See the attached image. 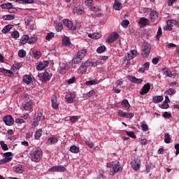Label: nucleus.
<instances>
[{
	"instance_id": "nucleus-1",
	"label": "nucleus",
	"mask_w": 179,
	"mask_h": 179,
	"mask_svg": "<svg viewBox=\"0 0 179 179\" xmlns=\"http://www.w3.org/2000/svg\"><path fill=\"white\" fill-rule=\"evenodd\" d=\"M34 101L32 99H27L22 104V108L24 110L29 111V113L34 110L33 105Z\"/></svg>"
},
{
	"instance_id": "nucleus-2",
	"label": "nucleus",
	"mask_w": 179,
	"mask_h": 179,
	"mask_svg": "<svg viewBox=\"0 0 179 179\" xmlns=\"http://www.w3.org/2000/svg\"><path fill=\"white\" fill-rule=\"evenodd\" d=\"M131 166L134 171H138L141 166V159L138 157H134V159H132L131 162Z\"/></svg>"
},
{
	"instance_id": "nucleus-3",
	"label": "nucleus",
	"mask_w": 179,
	"mask_h": 179,
	"mask_svg": "<svg viewBox=\"0 0 179 179\" xmlns=\"http://www.w3.org/2000/svg\"><path fill=\"white\" fill-rule=\"evenodd\" d=\"M38 78H39V80L41 82H48V80H50L52 74H49L48 72L44 71L43 73L38 74Z\"/></svg>"
},
{
	"instance_id": "nucleus-4",
	"label": "nucleus",
	"mask_w": 179,
	"mask_h": 179,
	"mask_svg": "<svg viewBox=\"0 0 179 179\" xmlns=\"http://www.w3.org/2000/svg\"><path fill=\"white\" fill-rule=\"evenodd\" d=\"M122 169H122V167L120 166V165L116 164L113 165V166L112 167V169H110V171L109 172V176H114L117 173L122 172Z\"/></svg>"
},
{
	"instance_id": "nucleus-5",
	"label": "nucleus",
	"mask_w": 179,
	"mask_h": 179,
	"mask_svg": "<svg viewBox=\"0 0 179 179\" xmlns=\"http://www.w3.org/2000/svg\"><path fill=\"white\" fill-rule=\"evenodd\" d=\"M119 38H120V34L116 31H113V32L110 33V34L108 36L107 42L109 44L113 43Z\"/></svg>"
},
{
	"instance_id": "nucleus-6",
	"label": "nucleus",
	"mask_w": 179,
	"mask_h": 179,
	"mask_svg": "<svg viewBox=\"0 0 179 179\" xmlns=\"http://www.w3.org/2000/svg\"><path fill=\"white\" fill-rule=\"evenodd\" d=\"M152 49V47L149 43H145L144 46H143L142 52L141 55L143 57H148L149 56V54H150V50Z\"/></svg>"
},
{
	"instance_id": "nucleus-7",
	"label": "nucleus",
	"mask_w": 179,
	"mask_h": 179,
	"mask_svg": "<svg viewBox=\"0 0 179 179\" xmlns=\"http://www.w3.org/2000/svg\"><path fill=\"white\" fill-rule=\"evenodd\" d=\"M66 171V169L64 166H53L52 167L50 168L48 171L50 173H55V172H65Z\"/></svg>"
},
{
	"instance_id": "nucleus-8",
	"label": "nucleus",
	"mask_w": 179,
	"mask_h": 179,
	"mask_svg": "<svg viewBox=\"0 0 179 179\" xmlns=\"http://www.w3.org/2000/svg\"><path fill=\"white\" fill-rule=\"evenodd\" d=\"M117 115L119 117H123V118H132L134 117V113L124 112L122 110H118Z\"/></svg>"
},
{
	"instance_id": "nucleus-9",
	"label": "nucleus",
	"mask_w": 179,
	"mask_h": 179,
	"mask_svg": "<svg viewBox=\"0 0 179 179\" xmlns=\"http://www.w3.org/2000/svg\"><path fill=\"white\" fill-rule=\"evenodd\" d=\"M30 155L31 157H41L43 156V151L41 148L34 149L31 151Z\"/></svg>"
},
{
	"instance_id": "nucleus-10",
	"label": "nucleus",
	"mask_w": 179,
	"mask_h": 179,
	"mask_svg": "<svg viewBox=\"0 0 179 179\" xmlns=\"http://www.w3.org/2000/svg\"><path fill=\"white\" fill-rule=\"evenodd\" d=\"M149 91H150V83H146L143 86L139 92V94L142 96H144L149 93Z\"/></svg>"
},
{
	"instance_id": "nucleus-11",
	"label": "nucleus",
	"mask_w": 179,
	"mask_h": 179,
	"mask_svg": "<svg viewBox=\"0 0 179 179\" xmlns=\"http://www.w3.org/2000/svg\"><path fill=\"white\" fill-rule=\"evenodd\" d=\"M3 122L7 126H12L14 124V119L10 115H8L3 117Z\"/></svg>"
},
{
	"instance_id": "nucleus-12",
	"label": "nucleus",
	"mask_w": 179,
	"mask_h": 179,
	"mask_svg": "<svg viewBox=\"0 0 179 179\" xmlns=\"http://www.w3.org/2000/svg\"><path fill=\"white\" fill-rule=\"evenodd\" d=\"M75 98H76L75 94L66 93L65 95L64 99L68 103H73Z\"/></svg>"
},
{
	"instance_id": "nucleus-13",
	"label": "nucleus",
	"mask_w": 179,
	"mask_h": 179,
	"mask_svg": "<svg viewBox=\"0 0 179 179\" xmlns=\"http://www.w3.org/2000/svg\"><path fill=\"white\" fill-rule=\"evenodd\" d=\"M49 64L50 62L48 61H43V62H41L36 65V70L42 71L45 68L48 67Z\"/></svg>"
},
{
	"instance_id": "nucleus-14",
	"label": "nucleus",
	"mask_w": 179,
	"mask_h": 179,
	"mask_svg": "<svg viewBox=\"0 0 179 179\" xmlns=\"http://www.w3.org/2000/svg\"><path fill=\"white\" fill-rule=\"evenodd\" d=\"M128 80H130L132 83H137L138 85H140L143 82V80L141 78H137L134 76H129L127 77Z\"/></svg>"
},
{
	"instance_id": "nucleus-15",
	"label": "nucleus",
	"mask_w": 179,
	"mask_h": 179,
	"mask_svg": "<svg viewBox=\"0 0 179 179\" xmlns=\"http://www.w3.org/2000/svg\"><path fill=\"white\" fill-rule=\"evenodd\" d=\"M85 12L84 8L83 6L79 5L78 6L76 7L73 10V13L76 14L77 15H81Z\"/></svg>"
},
{
	"instance_id": "nucleus-16",
	"label": "nucleus",
	"mask_w": 179,
	"mask_h": 179,
	"mask_svg": "<svg viewBox=\"0 0 179 179\" xmlns=\"http://www.w3.org/2000/svg\"><path fill=\"white\" fill-rule=\"evenodd\" d=\"M51 103H52V108L55 110L58 109L59 108V103L57 101V96H54L51 98Z\"/></svg>"
},
{
	"instance_id": "nucleus-17",
	"label": "nucleus",
	"mask_w": 179,
	"mask_h": 179,
	"mask_svg": "<svg viewBox=\"0 0 179 179\" xmlns=\"http://www.w3.org/2000/svg\"><path fill=\"white\" fill-rule=\"evenodd\" d=\"M159 13L156 10H152L150 13V17L152 22H156L158 19Z\"/></svg>"
},
{
	"instance_id": "nucleus-18",
	"label": "nucleus",
	"mask_w": 179,
	"mask_h": 179,
	"mask_svg": "<svg viewBox=\"0 0 179 179\" xmlns=\"http://www.w3.org/2000/svg\"><path fill=\"white\" fill-rule=\"evenodd\" d=\"M0 8L1 9L10 10V9H13V5L11 3H5L1 4Z\"/></svg>"
},
{
	"instance_id": "nucleus-19",
	"label": "nucleus",
	"mask_w": 179,
	"mask_h": 179,
	"mask_svg": "<svg viewBox=\"0 0 179 179\" xmlns=\"http://www.w3.org/2000/svg\"><path fill=\"white\" fill-rule=\"evenodd\" d=\"M43 112H38V114L36 115V117H35V120L38 121L40 122L41 120L43 121L45 120V116H43ZM42 117V119H41Z\"/></svg>"
},
{
	"instance_id": "nucleus-20",
	"label": "nucleus",
	"mask_w": 179,
	"mask_h": 179,
	"mask_svg": "<svg viewBox=\"0 0 179 179\" xmlns=\"http://www.w3.org/2000/svg\"><path fill=\"white\" fill-rule=\"evenodd\" d=\"M23 82H24V83H26L27 85H29V83H31V82H32V78H31V76L24 75L23 76Z\"/></svg>"
},
{
	"instance_id": "nucleus-21",
	"label": "nucleus",
	"mask_w": 179,
	"mask_h": 179,
	"mask_svg": "<svg viewBox=\"0 0 179 179\" xmlns=\"http://www.w3.org/2000/svg\"><path fill=\"white\" fill-rule=\"evenodd\" d=\"M149 20L146 17H141L138 21V24L145 27L148 24Z\"/></svg>"
},
{
	"instance_id": "nucleus-22",
	"label": "nucleus",
	"mask_w": 179,
	"mask_h": 179,
	"mask_svg": "<svg viewBox=\"0 0 179 179\" xmlns=\"http://www.w3.org/2000/svg\"><path fill=\"white\" fill-rule=\"evenodd\" d=\"M122 106L126 109L129 110L131 107V105L128 101V99H125L122 101Z\"/></svg>"
},
{
	"instance_id": "nucleus-23",
	"label": "nucleus",
	"mask_w": 179,
	"mask_h": 179,
	"mask_svg": "<svg viewBox=\"0 0 179 179\" xmlns=\"http://www.w3.org/2000/svg\"><path fill=\"white\" fill-rule=\"evenodd\" d=\"M164 99V97L163 96H155L153 98H152V101L155 103H160L163 101Z\"/></svg>"
},
{
	"instance_id": "nucleus-24",
	"label": "nucleus",
	"mask_w": 179,
	"mask_h": 179,
	"mask_svg": "<svg viewBox=\"0 0 179 179\" xmlns=\"http://www.w3.org/2000/svg\"><path fill=\"white\" fill-rule=\"evenodd\" d=\"M29 36L28 34H25L22 36V38L20 39V43L22 45H25L27 42L29 43Z\"/></svg>"
},
{
	"instance_id": "nucleus-25",
	"label": "nucleus",
	"mask_w": 179,
	"mask_h": 179,
	"mask_svg": "<svg viewBox=\"0 0 179 179\" xmlns=\"http://www.w3.org/2000/svg\"><path fill=\"white\" fill-rule=\"evenodd\" d=\"M42 134L43 130L41 129L36 130V131H35V134L34 135L35 140H39Z\"/></svg>"
},
{
	"instance_id": "nucleus-26",
	"label": "nucleus",
	"mask_w": 179,
	"mask_h": 179,
	"mask_svg": "<svg viewBox=\"0 0 179 179\" xmlns=\"http://www.w3.org/2000/svg\"><path fill=\"white\" fill-rule=\"evenodd\" d=\"M69 70V66L68 65H64L63 66L60 67L59 73L61 74H66Z\"/></svg>"
},
{
	"instance_id": "nucleus-27",
	"label": "nucleus",
	"mask_w": 179,
	"mask_h": 179,
	"mask_svg": "<svg viewBox=\"0 0 179 179\" xmlns=\"http://www.w3.org/2000/svg\"><path fill=\"white\" fill-rule=\"evenodd\" d=\"M0 72H1L3 75H6L8 76H11L13 75V72L10 70H7L3 68L0 69Z\"/></svg>"
},
{
	"instance_id": "nucleus-28",
	"label": "nucleus",
	"mask_w": 179,
	"mask_h": 179,
	"mask_svg": "<svg viewBox=\"0 0 179 179\" xmlns=\"http://www.w3.org/2000/svg\"><path fill=\"white\" fill-rule=\"evenodd\" d=\"M86 54H87V50L83 49L78 52L77 57H78L82 59L86 55Z\"/></svg>"
},
{
	"instance_id": "nucleus-29",
	"label": "nucleus",
	"mask_w": 179,
	"mask_h": 179,
	"mask_svg": "<svg viewBox=\"0 0 179 179\" xmlns=\"http://www.w3.org/2000/svg\"><path fill=\"white\" fill-rule=\"evenodd\" d=\"M13 27V24L6 25L2 29V33L4 34H7Z\"/></svg>"
},
{
	"instance_id": "nucleus-30",
	"label": "nucleus",
	"mask_w": 179,
	"mask_h": 179,
	"mask_svg": "<svg viewBox=\"0 0 179 179\" xmlns=\"http://www.w3.org/2000/svg\"><path fill=\"white\" fill-rule=\"evenodd\" d=\"M15 19V15L10 14V15H6L2 17V20L4 21L7 20H13Z\"/></svg>"
},
{
	"instance_id": "nucleus-31",
	"label": "nucleus",
	"mask_w": 179,
	"mask_h": 179,
	"mask_svg": "<svg viewBox=\"0 0 179 179\" xmlns=\"http://www.w3.org/2000/svg\"><path fill=\"white\" fill-rule=\"evenodd\" d=\"M122 3L118 0H115V4H113V8L116 10H121Z\"/></svg>"
},
{
	"instance_id": "nucleus-32",
	"label": "nucleus",
	"mask_w": 179,
	"mask_h": 179,
	"mask_svg": "<svg viewBox=\"0 0 179 179\" xmlns=\"http://www.w3.org/2000/svg\"><path fill=\"white\" fill-rule=\"evenodd\" d=\"M88 37L90 38L98 39V38H100L101 37V34H99V33H94V34H89Z\"/></svg>"
},
{
	"instance_id": "nucleus-33",
	"label": "nucleus",
	"mask_w": 179,
	"mask_h": 179,
	"mask_svg": "<svg viewBox=\"0 0 179 179\" xmlns=\"http://www.w3.org/2000/svg\"><path fill=\"white\" fill-rule=\"evenodd\" d=\"M62 43L64 45L69 46L71 45L70 38L68 36H65L64 39H62Z\"/></svg>"
},
{
	"instance_id": "nucleus-34",
	"label": "nucleus",
	"mask_w": 179,
	"mask_h": 179,
	"mask_svg": "<svg viewBox=\"0 0 179 179\" xmlns=\"http://www.w3.org/2000/svg\"><path fill=\"white\" fill-rule=\"evenodd\" d=\"M10 160H12V157H4L0 160V165L7 164L8 162H10Z\"/></svg>"
},
{
	"instance_id": "nucleus-35",
	"label": "nucleus",
	"mask_w": 179,
	"mask_h": 179,
	"mask_svg": "<svg viewBox=\"0 0 179 179\" xmlns=\"http://www.w3.org/2000/svg\"><path fill=\"white\" fill-rule=\"evenodd\" d=\"M48 141L49 142V144L53 145L58 142V138L55 137H50L48 138Z\"/></svg>"
},
{
	"instance_id": "nucleus-36",
	"label": "nucleus",
	"mask_w": 179,
	"mask_h": 179,
	"mask_svg": "<svg viewBox=\"0 0 179 179\" xmlns=\"http://www.w3.org/2000/svg\"><path fill=\"white\" fill-rule=\"evenodd\" d=\"M98 83L97 80H92L85 82V85L87 86L96 85Z\"/></svg>"
},
{
	"instance_id": "nucleus-37",
	"label": "nucleus",
	"mask_w": 179,
	"mask_h": 179,
	"mask_svg": "<svg viewBox=\"0 0 179 179\" xmlns=\"http://www.w3.org/2000/svg\"><path fill=\"white\" fill-rule=\"evenodd\" d=\"M86 68L87 67H90V66H97V64L96 63H93V62H86L85 63L83 64Z\"/></svg>"
},
{
	"instance_id": "nucleus-38",
	"label": "nucleus",
	"mask_w": 179,
	"mask_h": 179,
	"mask_svg": "<svg viewBox=\"0 0 179 179\" xmlns=\"http://www.w3.org/2000/svg\"><path fill=\"white\" fill-rule=\"evenodd\" d=\"M13 170L15 173L22 174L23 173V169L22 166H14Z\"/></svg>"
},
{
	"instance_id": "nucleus-39",
	"label": "nucleus",
	"mask_w": 179,
	"mask_h": 179,
	"mask_svg": "<svg viewBox=\"0 0 179 179\" xmlns=\"http://www.w3.org/2000/svg\"><path fill=\"white\" fill-rule=\"evenodd\" d=\"M55 34L54 32H50L48 33L47 35L45 36V40L48 41H50L52 38L55 37Z\"/></svg>"
},
{
	"instance_id": "nucleus-40",
	"label": "nucleus",
	"mask_w": 179,
	"mask_h": 179,
	"mask_svg": "<svg viewBox=\"0 0 179 179\" xmlns=\"http://www.w3.org/2000/svg\"><path fill=\"white\" fill-rule=\"evenodd\" d=\"M37 40L38 38L36 36H31V38L29 36V44H34L37 41Z\"/></svg>"
},
{
	"instance_id": "nucleus-41",
	"label": "nucleus",
	"mask_w": 179,
	"mask_h": 179,
	"mask_svg": "<svg viewBox=\"0 0 179 179\" xmlns=\"http://www.w3.org/2000/svg\"><path fill=\"white\" fill-rule=\"evenodd\" d=\"M166 95H174L176 94V90L173 88H169L168 90L165 92Z\"/></svg>"
},
{
	"instance_id": "nucleus-42",
	"label": "nucleus",
	"mask_w": 179,
	"mask_h": 179,
	"mask_svg": "<svg viewBox=\"0 0 179 179\" xmlns=\"http://www.w3.org/2000/svg\"><path fill=\"white\" fill-rule=\"evenodd\" d=\"M159 107L162 109H167L169 107V104L168 103V102L164 101L162 103L159 105Z\"/></svg>"
},
{
	"instance_id": "nucleus-43",
	"label": "nucleus",
	"mask_w": 179,
	"mask_h": 179,
	"mask_svg": "<svg viewBox=\"0 0 179 179\" xmlns=\"http://www.w3.org/2000/svg\"><path fill=\"white\" fill-rule=\"evenodd\" d=\"M20 67H22V64H21V63L16 64H14V65L13 66V67L11 68V70L15 72V71H16L17 69H19Z\"/></svg>"
},
{
	"instance_id": "nucleus-44",
	"label": "nucleus",
	"mask_w": 179,
	"mask_h": 179,
	"mask_svg": "<svg viewBox=\"0 0 179 179\" xmlns=\"http://www.w3.org/2000/svg\"><path fill=\"white\" fill-rule=\"evenodd\" d=\"M171 137H170V135L168 134V133H166L165 134V136H164V142L166 143H171Z\"/></svg>"
},
{
	"instance_id": "nucleus-45",
	"label": "nucleus",
	"mask_w": 179,
	"mask_h": 179,
	"mask_svg": "<svg viewBox=\"0 0 179 179\" xmlns=\"http://www.w3.org/2000/svg\"><path fill=\"white\" fill-rule=\"evenodd\" d=\"M55 29L57 32H60L63 30V24L62 23H58L56 27H55Z\"/></svg>"
},
{
	"instance_id": "nucleus-46",
	"label": "nucleus",
	"mask_w": 179,
	"mask_h": 179,
	"mask_svg": "<svg viewBox=\"0 0 179 179\" xmlns=\"http://www.w3.org/2000/svg\"><path fill=\"white\" fill-rule=\"evenodd\" d=\"M70 151L71 152L78 153L79 152V148L76 147V145H72L70 148Z\"/></svg>"
},
{
	"instance_id": "nucleus-47",
	"label": "nucleus",
	"mask_w": 179,
	"mask_h": 179,
	"mask_svg": "<svg viewBox=\"0 0 179 179\" xmlns=\"http://www.w3.org/2000/svg\"><path fill=\"white\" fill-rule=\"evenodd\" d=\"M129 24H130V22L128 20H124L121 22V26L122 27L125 28V27H127Z\"/></svg>"
},
{
	"instance_id": "nucleus-48",
	"label": "nucleus",
	"mask_w": 179,
	"mask_h": 179,
	"mask_svg": "<svg viewBox=\"0 0 179 179\" xmlns=\"http://www.w3.org/2000/svg\"><path fill=\"white\" fill-rule=\"evenodd\" d=\"M87 67L85 66L84 64H82L78 70L80 71V72L83 74L87 71Z\"/></svg>"
},
{
	"instance_id": "nucleus-49",
	"label": "nucleus",
	"mask_w": 179,
	"mask_h": 179,
	"mask_svg": "<svg viewBox=\"0 0 179 179\" xmlns=\"http://www.w3.org/2000/svg\"><path fill=\"white\" fill-rule=\"evenodd\" d=\"M19 36H20V34H19V31H18L15 30V31H13L12 32V34H11L12 38L16 39V38H19Z\"/></svg>"
},
{
	"instance_id": "nucleus-50",
	"label": "nucleus",
	"mask_w": 179,
	"mask_h": 179,
	"mask_svg": "<svg viewBox=\"0 0 179 179\" xmlns=\"http://www.w3.org/2000/svg\"><path fill=\"white\" fill-rule=\"evenodd\" d=\"M82 59L80 58H79L78 56H76V57L73 58V61H72V64H79V62H80Z\"/></svg>"
},
{
	"instance_id": "nucleus-51",
	"label": "nucleus",
	"mask_w": 179,
	"mask_h": 179,
	"mask_svg": "<svg viewBox=\"0 0 179 179\" xmlns=\"http://www.w3.org/2000/svg\"><path fill=\"white\" fill-rule=\"evenodd\" d=\"M19 3H34V0H19Z\"/></svg>"
},
{
	"instance_id": "nucleus-52",
	"label": "nucleus",
	"mask_w": 179,
	"mask_h": 179,
	"mask_svg": "<svg viewBox=\"0 0 179 179\" xmlns=\"http://www.w3.org/2000/svg\"><path fill=\"white\" fill-rule=\"evenodd\" d=\"M173 22H174V20H169V21L167 22L168 27L166 28V29L168 31H171L172 30L171 26L173 24Z\"/></svg>"
},
{
	"instance_id": "nucleus-53",
	"label": "nucleus",
	"mask_w": 179,
	"mask_h": 179,
	"mask_svg": "<svg viewBox=\"0 0 179 179\" xmlns=\"http://www.w3.org/2000/svg\"><path fill=\"white\" fill-rule=\"evenodd\" d=\"M80 116H71L70 117V121L72 123H75L78 120H79Z\"/></svg>"
},
{
	"instance_id": "nucleus-54",
	"label": "nucleus",
	"mask_w": 179,
	"mask_h": 179,
	"mask_svg": "<svg viewBox=\"0 0 179 179\" xmlns=\"http://www.w3.org/2000/svg\"><path fill=\"white\" fill-rule=\"evenodd\" d=\"M126 134L132 138H136V136L134 131H127Z\"/></svg>"
},
{
	"instance_id": "nucleus-55",
	"label": "nucleus",
	"mask_w": 179,
	"mask_h": 179,
	"mask_svg": "<svg viewBox=\"0 0 179 179\" xmlns=\"http://www.w3.org/2000/svg\"><path fill=\"white\" fill-rule=\"evenodd\" d=\"M162 116H163V117H164V118L169 119V118L171 117V113H169V112H168V111H165V112L163 113Z\"/></svg>"
},
{
	"instance_id": "nucleus-56",
	"label": "nucleus",
	"mask_w": 179,
	"mask_h": 179,
	"mask_svg": "<svg viewBox=\"0 0 179 179\" xmlns=\"http://www.w3.org/2000/svg\"><path fill=\"white\" fill-rule=\"evenodd\" d=\"M20 57L23 58L26 56V52L24 50H20L18 52Z\"/></svg>"
},
{
	"instance_id": "nucleus-57",
	"label": "nucleus",
	"mask_w": 179,
	"mask_h": 179,
	"mask_svg": "<svg viewBox=\"0 0 179 179\" xmlns=\"http://www.w3.org/2000/svg\"><path fill=\"white\" fill-rule=\"evenodd\" d=\"M106 50V47L104 45L99 47L97 48L96 52L99 54L103 52Z\"/></svg>"
},
{
	"instance_id": "nucleus-58",
	"label": "nucleus",
	"mask_w": 179,
	"mask_h": 179,
	"mask_svg": "<svg viewBox=\"0 0 179 179\" xmlns=\"http://www.w3.org/2000/svg\"><path fill=\"white\" fill-rule=\"evenodd\" d=\"M164 74L169 78H172V76H173V74L171 73V71L168 69L164 71Z\"/></svg>"
},
{
	"instance_id": "nucleus-59",
	"label": "nucleus",
	"mask_w": 179,
	"mask_h": 179,
	"mask_svg": "<svg viewBox=\"0 0 179 179\" xmlns=\"http://www.w3.org/2000/svg\"><path fill=\"white\" fill-rule=\"evenodd\" d=\"M15 122L17 124H23L25 122H24V119H22V117L20 116V117L15 119Z\"/></svg>"
},
{
	"instance_id": "nucleus-60",
	"label": "nucleus",
	"mask_w": 179,
	"mask_h": 179,
	"mask_svg": "<svg viewBox=\"0 0 179 179\" xmlns=\"http://www.w3.org/2000/svg\"><path fill=\"white\" fill-rule=\"evenodd\" d=\"M162 27H159L157 32L156 38L159 39L160 38V36H162Z\"/></svg>"
},
{
	"instance_id": "nucleus-61",
	"label": "nucleus",
	"mask_w": 179,
	"mask_h": 179,
	"mask_svg": "<svg viewBox=\"0 0 179 179\" xmlns=\"http://www.w3.org/2000/svg\"><path fill=\"white\" fill-rule=\"evenodd\" d=\"M0 145L3 150H8V145L6 144H5V143L3 141H1Z\"/></svg>"
},
{
	"instance_id": "nucleus-62",
	"label": "nucleus",
	"mask_w": 179,
	"mask_h": 179,
	"mask_svg": "<svg viewBox=\"0 0 179 179\" xmlns=\"http://www.w3.org/2000/svg\"><path fill=\"white\" fill-rule=\"evenodd\" d=\"M141 129L143 131H148L149 127H148V124H144L141 125Z\"/></svg>"
},
{
	"instance_id": "nucleus-63",
	"label": "nucleus",
	"mask_w": 179,
	"mask_h": 179,
	"mask_svg": "<svg viewBox=\"0 0 179 179\" xmlns=\"http://www.w3.org/2000/svg\"><path fill=\"white\" fill-rule=\"evenodd\" d=\"M41 56V53L39 51H36L35 53L34 52V57L36 59H39Z\"/></svg>"
},
{
	"instance_id": "nucleus-64",
	"label": "nucleus",
	"mask_w": 179,
	"mask_h": 179,
	"mask_svg": "<svg viewBox=\"0 0 179 179\" xmlns=\"http://www.w3.org/2000/svg\"><path fill=\"white\" fill-rule=\"evenodd\" d=\"M85 143H86V145H87L89 148H93L94 144H93L92 142H91V141H86Z\"/></svg>"
}]
</instances>
